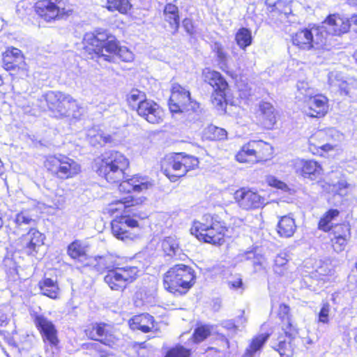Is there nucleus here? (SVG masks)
I'll return each mask as SVG.
<instances>
[{"mask_svg": "<svg viewBox=\"0 0 357 357\" xmlns=\"http://www.w3.org/2000/svg\"><path fill=\"white\" fill-rule=\"evenodd\" d=\"M130 166L129 159L121 152L114 150L105 152L94 160L95 172L100 178L111 184L121 181L118 185L120 197L152 189L154 184L147 176L134 174L122 180L127 176Z\"/></svg>", "mask_w": 357, "mask_h": 357, "instance_id": "1", "label": "nucleus"}, {"mask_svg": "<svg viewBox=\"0 0 357 357\" xmlns=\"http://www.w3.org/2000/svg\"><path fill=\"white\" fill-rule=\"evenodd\" d=\"M130 166L129 159L121 152L114 150L105 152L94 160L95 172L100 178L111 184L121 181L118 185L120 197L152 189L154 184L147 176L134 174L122 180L127 176Z\"/></svg>", "mask_w": 357, "mask_h": 357, "instance_id": "2", "label": "nucleus"}, {"mask_svg": "<svg viewBox=\"0 0 357 357\" xmlns=\"http://www.w3.org/2000/svg\"><path fill=\"white\" fill-rule=\"evenodd\" d=\"M146 200L144 197L128 195L116 197L107 204L103 213L114 217L110 223L114 236L122 241L137 238L133 229L139 227V222L134 218H142V213L137 211L142 208Z\"/></svg>", "mask_w": 357, "mask_h": 357, "instance_id": "3", "label": "nucleus"}, {"mask_svg": "<svg viewBox=\"0 0 357 357\" xmlns=\"http://www.w3.org/2000/svg\"><path fill=\"white\" fill-rule=\"evenodd\" d=\"M225 211H208L195 219L190 232L199 242L220 247L234 236V227L227 222Z\"/></svg>", "mask_w": 357, "mask_h": 357, "instance_id": "4", "label": "nucleus"}, {"mask_svg": "<svg viewBox=\"0 0 357 357\" xmlns=\"http://www.w3.org/2000/svg\"><path fill=\"white\" fill-rule=\"evenodd\" d=\"M84 50L91 59H102L108 63H114L116 55L125 63L134 61L133 52L125 46H121L116 37L107 30L97 29L85 43Z\"/></svg>", "mask_w": 357, "mask_h": 357, "instance_id": "5", "label": "nucleus"}, {"mask_svg": "<svg viewBox=\"0 0 357 357\" xmlns=\"http://www.w3.org/2000/svg\"><path fill=\"white\" fill-rule=\"evenodd\" d=\"M276 316L283 333L278 336L277 343L273 348L280 357H293L296 350L294 340L298 335L299 328L293 318L289 305L280 304Z\"/></svg>", "mask_w": 357, "mask_h": 357, "instance_id": "6", "label": "nucleus"}, {"mask_svg": "<svg viewBox=\"0 0 357 357\" xmlns=\"http://www.w3.org/2000/svg\"><path fill=\"white\" fill-rule=\"evenodd\" d=\"M196 281L195 270L181 263L172 266L162 275L164 289L174 296L187 294L195 286Z\"/></svg>", "mask_w": 357, "mask_h": 357, "instance_id": "7", "label": "nucleus"}, {"mask_svg": "<svg viewBox=\"0 0 357 357\" xmlns=\"http://www.w3.org/2000/svg\"><path fill=\"white\" fill-rule=\"evenodd\" d=\"M45 110L56 119H77L82 107L70 94L61 91H49L43 95Z\"/></svg>", "mask_w": 357, "mask_h": 357, "instance_id": "8", "label": "nucleus"}, {"mask_svg": "<svg viewBox=\"0 0 357 357\" xmlns=\"http://www.w3.org/2000/svg\"><path fill=\"white\" fill-rule=\"evenodd\" d=\"M43 167L52 179L61 182L75 178L82 172V166L77 161L63 153L45 156Z\"/></svg>", "mask_w": 357, "mask_h": 357, "instance_id": "9", "label": "nucleus"}, {"mask_svg": "<svg viewBox=\"0 0 357 357\" xmlns=\"http://www.w3.org/2000/svg\"><path fill=\"white\" fill-rule=\"evenodd\" d=\"M128 107L135 111L139 116L151 124H160L163 122L165 110L153 100L147 98L142 91L132 89L126 96Z\"/></svg>", "mask_w": 357, "mask_h": 357, "instance_id": "10", "label": "nucleus"}, {"mask_svg": "<svg viewBox=\"0 0 357 357\" xmlns=\"http://www.w3.org/2000/svg\"><path fill=\"white\" fill-rule=\"evenodd\" d=\"M199 159L185 152L172 153L161 160L162 172L170 181L176 182L189 172L199 168Z\"/></svg>", "mask_w": 357, "mask_h": 357, "instance_id": "11", "label": "nucleus"}, {"mask_svg": "<svg viewBox=\"0 0 357 357\" xmlns=\"http://www.w3.org/2000/svg\"><path fill=\"white\" fill-rule=\"evenodd\" d=\"M275 156L273 146L263 139H250L242 144L234 158L240 164L255 165L271 160Z\"/></svg>", "mask_w": 357, "mask_h": 357, "instance_id": "12", "label": "nucleus"}, {"mask_svg": "<svg viewBox=\"0 0 357 357\" xmlns=\"http://www.w3.org/2000/svg\"><path fill=\"white\" fill-rule=\"evenodd\" d=\"M32 9L37 19L46 24L66 20L74 12L70 0H36Z\"/></svg>", "mask_w": 357, "mask_h": 357, "instance_id": "13", "label": "nucleus"}, {"mask_svg": "<svg viewBox=\"0 0 357 357\" xmlns=\"http://www.w3.org/2000/svg\"><path fill=\"white\" fill-rule=\"evenodd\" d=\"M201 75L203 82L213 89L211 104L218 109H225L227 105V94L230 89L226 78L220 72L210 67L203 68Z\"/></svg>", "mask_w": 357, "mask_h": 357, "instance_id": "14", "label": "nucleus"}, {"mask_svg": "<svg viewBox=\"0 0 357 357\" xmlns=\"http://www.w3.org/2000/svg\"><path fill=\"white\" fill-rule=\"evenodd\" d=\"M167 104L172 114H183L188 116L197 113L200 106L192 98L190 90L178 82L171 86Z\"/></svg>", "mask_w": 357, "mask_h": 357, "instance_id": "15", "label": "nucleus"}, {"mask_svg": "<svg viewBox=\"0 0 357 357\" xmlns=\"http://www.w3.org/2000/svg\"><path fill=\"white\" fill-rule=\"evenodd\" d=\"M84 333L89 340L99 342L109 349L117 346L120 340L114 324L109 321L91 322L86 326Z\"/></svg>", "mask_w": 357, "mask_h": 357, "instance_id": "16", "label": "nucleus"}, {"mask_svg": "<svg viewBox=\"0 0 357 357\" xmlns=\"http://www.w3.org/2000/svg\"><path fill=\"white\" fill-rule=\"evenodd\" d=\"M2 68L8 73L13 80L24 79L29 76V66L22 50L10 46L1 54Z\"/></svg>", "mask_w": 357, "mask_h": 357, "instance_id": "17", "label": "nucleus"}, {"mask_svg": "<svg viewBox=\"0 0 357 357\" xmlns=\"http://www.w3.org/2000/svg\"><path fill=\"white\" fill-rule=\"evenodd\" d=\"M139 269L137 266H120L114 264L106 271L104 282L112 291L123 292L129 284L138 278Z\"/></svg>", "mask_w": 357, "mask_h": 357, "instance_id": "18", "label": "nucleus"}, {"mask_svg": "<svg viewBox=\"0 0 357 357\" xmlns=\"http://www.w3.org/2000/svg\"><path fill=\"white\" fill-rule=\"evenodd\" d=\"M332 135L325 130H319L308 138L310 152L321 158H326L330 152L337 150L338 146L331 143Z\"/></svg>", "mask_w": 357, "mask_h": 357, "instance_id": "19", "label": "nucleus"}, {"mask_svg": "<svg viewBox=\"0 0 357 357\" xmlns=\"http://www.w3.org/2000/svg\"><path fill=\"white\" fill-rule=\"evenodd\" d=\"M234 199L239 207L245 211L261 208L267 203L266 198L258 190L248 187L237 189L234 193Z\"/></svg>", "mask_w": 357, "mask_h": 357, "instance_id": "20", "label": "nucleus"}, {"mask_svg": "<svg viewBox=\"0 0 357 357\" xmlns=\"http://www.w3.org/2000/svg\"><path fill=\"white\" fill-rule=\"evenodd\" d=\"M31 317L43 343L52 348H57L59 344V338L57 329L53 322L37 312L31 313Z\"/></svg>", "mask_w": 357, "mask_h": 357, "instance_id": "21", "label": "nucleus"}, {"mask_svg": "<svg viewBox=\"0 0 357 357\" xmlns=\"http://www.w3.org/2000/svg\"><path fill=\"white\" fill-rule=\"evenodd\" d=\"M44 235L41 232L35 228H31L17 239V250L27 256L35 257L44 244Z\"/></svg>", "mask_w": 357, "mask_h": 357, "instance_id": "22", "label": "nucleus"}, {"mask_svg": "<svg viewBox=\"0 0 357 357\" xmlns=\"http://www.w3.org/2000/svg\"><path fill=\"white\" fill-rule=\"evenodd\" d=\"M303 107L307 116L321 119L328 112V98L321 93L306 96L303 101Z\"/></svg>", "mask_w": 357, "mask_h": 357, "instance_id": "23", "label": "nucleus"}, {"mask_svg": "<svg viewBox=\"0 0 357 357\" xmlns=\"http://www.w3.org/2000/svg\"><path fill=\"white\" fill-rule=\"evenodd\" d=\"M256 124L263 130H271L275 128L278 115L273 105L266 101L259 103L255 113Z\"/></svg>", "mask_w": 357, "mask_h": 357, "instance_id": "24", "label": "nucleus"}, {"mask_svg": "<svg viewBox=\"0 0 357 357\" xmlns=\"http://www.w3.org/2000/svg\"><path fill=\"white\" fill-rule=\"evenodd\" d=\"M351 22L357 24V15H353L351 17L340 13H335L328 15L323 23L326 24L330 29L333 36H342L349 32Z\"/></svg>", "mask_w": 357, "mask_h": 357, "instance_id": "25", "label": "nucleus"}, {"mask_svg": "<svg viewBox=\"0 0 357 357\" xmlns=\"http://www.w3.org/2000/svg\"><path fill=\"white\" fill-rule=\"evenodd\" d=\"M341 211L337 208L327 209L319 218L317 228L319 231L328 234L348 225V222H335L340 216Z\"/></svg>", "mask_w": 357, "mask_h": 357, "instance_id": "26", "label": "nucleus"}, {"mask_svg": "<svg viewBox=\"0 0 357 357\" xmlns=\"http://www.w3.org/2000/svg\"><path fill=\"white\" fill-rule=\"evenodd\" d=\"M89 246L82 240L75 239L68 244L66 248L68 256L76 262L82 264V267L91 265L93 257L89 255Z\"/></svg>", "mask_w": 357, "mask_h": 357, "instance_id": "27", "label": "nucleus"}, {"mask_svg": "<svg viewBox=\"0 0 357 357\" xmlns=\"http://www.w3.org/2000/svg\"><path fill=\"white\" fill-rule=\"evenodd\" d=\"M296 173L303 178L316 181L322 177L324 168L321 162L314 159H301Z\"/></svg>", "mask_w": 357, "mask_h": 357, "instance_id": "28", "label": "nucleus"}, {"mask_svg": "<svg viewBox=\"0 0 357 357\" xmlns=\"http://www.w3.org/2000/svg\"><path fill=\"white\" fill-rule=\"evenodd\" d=\"M291 41L294 46L300 50L310 51L314 49L316 45L322 44L321 42L314 40V36L311 29L308 28H303L291 35Z\"/></svg>", "mask_w": 357, "mask_h": 357, "instance_id": "29", "label": "nucleus"}, {"mask_svg": "<svg viewBox=\"0 0 357 357\" xmlns=\"http://www.w3.org/2000/svg\"><path fill=\"white\" fill-rule=\"evenodd\" d=\"M330 246L332 250L339 254L345 250L351 238V228L349 224L329 234Z\"/></svg>", "mask_w": 357, "mask_h": 357, "instance_id": "30", "label": "nucleus"}, {"mask_svg": "<svg viewBox=\"0 0 357 357\" xmlns=\"http://www.w3.org/2000/svg\"><path fill=\"white\" fill-rule=\"evenodd\" d=\"M131 330L139 331L144 333L151 332L155 326V321L153 316L148 313L134 315L128 320Z\"/></svg>", "mask_w": 357, "mask_h": 357, "instance_id": "31", "label": "nucleus"}, {"mask_svg": "<svg viewBox=\"0 0 357 357\" xmlns=\"http://www.w3.org/2000/svg\"><path fill=\"white\" fill-rule=\"evenodd\" d=\"M164 20L168 24L165 26L172 35L178 33L180 28L179 10L176 5L172 3L165 4L163 9Z\"/></svg>", "mask_w": 357, "mask_h": 357, "instance_id": "32", "label": "nucleus"}, {"mask_svg": "<svg viewBox=\"0 0 357 357\" xmlns=\"http://www.w3.org/2000/svg\"><path fill=\"white\" fill-rule=\"evenodd\" d=\"M297 229L295 219L291 214L284 215L279 218L276 230L281 238H288L294 236Z\"/></svg>", "mask_w": 357, "mask_h": 357, "instance_id": "33", "label": "nucleus"}, {"mask_svg": "<svg viewBox=\"0 0 357 357\" xmlns=\"http://www.w3.org/2000/svg\"><path fill=\"white\" fill-rule=\"evenodd\" d=\"M270 336L271 334L268 333L253 336L245 349L243 357H255L257 354H259Z\"/></svg>", "mask_w": 357, "mask_h": 357, "instance_id": "34", "label": "nucleus"}, {"mask_svg": "<svg viewBox=\"0 0 357 357\" xmlns=\"http://www.w3.org/2000/svg\"><path fill=\"white\" fill-rule=\"evenodd\" d=\"M38 286L43 296L54 300L59 298V287L56 281L43 278L38 282Z\"/></svg>", "mask_w": 357, "mask_h": 357, "instance_id": "35", "label": "nucleus"}, {"mask_svg": "<svg viewBox=\"0 0 357 357\" xmlns=\"http://www.w3.org/2000/svg\"><path fill=\"white\" fill-rule=\"evenodd\" d=\"M8 324L9 319L8 317V314L3 308L0 307V336L9 345L17 347V342L12 336L11 333L6 330V327Z\"/></svg>", "mask_w": 357, "mask_h": 357, "instance_id": "36", "label": "nucleus"}, {"mask_svg": "<svg viewBox=\"0 0 357 357\" xmlns=\"http://www.w3.org/2000/svg\"><path fill=\"white\" fill-rule=\"evenodd\" d=\"M203 138L208 141H222L227 138V132L213 125L208 126L203 131Z\"/></svg>", "mask_w": 357, "mask_h": 357, "instance_id": "37", "label": "nucleus"}, {"mask_svg": "<svg viewBox=\"0 0 357 357\" xmlns=\"http://www.w3.org/2000/svg\"><path fill=\"white\" fill-rule=\"evenodd\" d=\"M105 8L110 12L117 11L127 15L132 8V4L129 0H107Z\"/></svg>", "mask_w": 357, "mask_h": 357, "instance_id": "38", "label": "nucleus"}, {"mask_svg": "<svg viewBox=\"0 0 357 357\" xmlns=\"http://www.w3.org/2000/svg\"><path fill=\"white\" fill-rule=\"evenodd\" d=\"M218 340L220 343L218 347L208 346L205 349L206 357H224L225 356L226 351L230 348V342H228L222 336Z\"/></svg>", "mask_w": 357, "mask_h": 357, "instance_id": "39", "label": "nucleus"}, {"mask_svg": "<svg viewBox=\"0 0 357 357\" xmlns=\"http://www.w3.org/2000/svg\"><path fill=\"white\" fill-rule=\"evenodd\" d=\"M212 326L208 324H202L197 326L191 335V341L193 344H198L206 340L211 336Z\"/></svg>", "mask_w": 357, "mask_h": 357, "instance_id": "40", "label": "nucleus"}, {"mask_svg": "<svg viewBox=\"0 0 357 357\" xmlns=\"http://www.w3.org/2000/svg\"><path fill=\"white\" fill-rule=\"evenodd\" d=\"M235 41L239 48L245 50L252 43L251 31L245 27H241L235 34Z\"/></svg>", "mask_w": 357, "mask_h": 357, "instance_id": "41", "label": "nucleus"}, {"mask_svg": "<svg viewBox=\"0 0 357 357\" xmlns=\"http://www.w3.org/2000/svg\"><path fill=\"white\" fill-rule=\"evenodd\" d=\"M192 350L181 344H176L165 349L162 357H191Z\"/></svg>", "mask_w": 357, "mask_h": 357, "instance_id": "42", "label": "nucleus"}, {"mask_svg": "<svg viewBox=\"0 0 357 357\" xmlns=\"http://www.w3.org/2000/svg\"><path fill=\"white\" fill-rule=\"evenodd\" d=\"M212 52L215 54L220 69L225 72L224 67L227 66L229 55L221 43L216 41L213 43Z\"/></svg>", "mask_w": 357, "mask_h": 357, "instance_id": "43", "label": "nucleus"}, {"mask_svg": "<svg viewBox=\"0 0 357 357\" xmlns=\"http://www.w3.org/2000/svg\"><path fill=\"white\" fill-rule=\"evenodd\" d=\"M338 91L341 95L357 99V82L356 80L340 82Z\"/></svg>", "mask_w": 357, "mask_h": 357, "instance_id": "44", "label": "nucleus"}, {"mask_svg": "<svg viewBox=\"0 0 357 357\" xmlns=\"http://www.w3.org/2000/svg\"><path fill=\"white\" fill-rule=\"evenodd\" d=\"M89 141L90 144L93 146H103L107 144L112 143L113 139L110 135H106L102 131H97L93 135L89 136Z\"/></svg>", "mask_w": 357, "mask_h": 357, "instance_id": "45", "label": "nucleus"}, {"mask_svg": "<svg viewBox=\"0 0 357 357\" xmlns=\"http://www.w3.org/2000/svg\"><path fill=\"white\" fill-rule=\"evenodd\" d=\"M179 246L178 242L172 237H165L161 241V249L164 254L167 256H174Z\"/></svg>", "mask_w": 357, "mask_h": 357, "instance_id": "46", "label": "nucleus"}, {"mask_svg": "<svg viewBox=\"0 0 357 357\" xmlns=\"http://www.w3.org/2000/svg\"><path fill=\"white\" fill-rule=\"evenodd\" d=\"M113 256L111 255H105L102 256H96L92 259H93L96 263L94 265V267L97 271H100L102 269H105L106 271L111 268L114 264H112Z\"/></svg>", "mask_w": 357, "mask_h": 357, "instance_id": "47", "label": "nucleus"}, {"mask_svg": "<svg viewBox=\"0 0 357 357\" xmlns=\"http://www.w3.org/2000/svg\"><path fill=\"white\" fill-rule=\"evenodd\" d=\"M331 305L328 301L321 304L320 310L317 314V322L323 324H328L330 322Z\"/></svg>", "mask_w": 357, "mask_h": 357, "instance_id": "48", "label": "nucleus"}, {"mask_svg": "<svg viewBox=\"0 0 357 357\" xmlns=\"http://www.w3.org/2000/svg\"><path fill=\"white\" fill-rule=\"evenodd\" d=\"M269 24H275L280 21L283 15L282 12L275 5L269 6L266 12Z\"/></svg>", "mask_w": 357, "mask_h": 357, "instance_id": "49", "label": "nucleus"}, {"mask_svg": "<svg viewBox=\"0 0 357 357\" xmlns=\"http://www.w3.org/2000/svg\"><path fill=\"white\" fill-rule=\"evenodd\" d=\"M182 24L184 30L188 34L194 36L196 33V26L192 19L185 17L182 21Z\"/></svg>", "mask_w": 357, "mask_h": 357, "instance_id": "50", "label": "nucleus"}, {"mask_svg": "<svg viewBox=\"0 0 357 357\" xmlns=\"http://www.w3.org/2000/svg\"><path fill=\"white\" fill-rule=\"evenodd\" d=\"M87 349H93L100 357H108L110 353L103 349L98 343H89L86 344Z\"/></svg>", "mask_w": 357, "mask_h": 357, "instance_id": "51", "label": "nucleus"}, {"mask_svg": "<svg viewBox=\"0 0 357 357\" xmlns=\"http://www.w3.org/2000/svg\"><path fill=\"white\" fill-rule=\"evenodd\" d=\"M349 186L350 185L344 180L339 181L334 185L336 193L340 195H346Z\"/></svg>", "mask_w": 357, "mask_h": 357, "instance_id": "52", "label": "nucleus"}, {"mask_svg": "<svg viewBox=\"0 0 357 357\" xmlns=\"http://www.w3.org/2000/svg\"><path fill=\"white\" fill-rule=\"evenodd\" d=\"M33 219L29 216L25 215L23 212H20L17 214L15 217V222L20 225H29L33 222Z\"/></svg>", "mask_w": 357, "mask_h": 357, "instance_id": "53", "label": "nucleus"}, {"mask_svg": "<svg viewBox=\"0 0 357 357\" xmlns=\"http://www.w3.org/2000/svg\"><path fill=\"white\" fill-rule=\"evenodd\" d=\"M317 272L319 273L318 279L319 280H322L323 282L328 281L329 276L331 275V270L330 269H323L322 267H319Z\"/></svg>", "mask_w": 357, "mask_h": 357, "instance_id": "54", "label": "nucleus"}, {"mask_svg": "<svg viewBox=\"0 0 357 357\" xmlns=\"http://www.w3.org/2000/svg\"><path fill=\"white\" fill-rule=\"evenodd\" d=\"M220 336L223 337L228 342H230L229 340L226 337V335L222 333H215L214 336L211 339L210 346H215V347H218L220 343L218 340L220 339Z\"/></svg>", "mask_w": 357, "mask_h": 357, "instance_id": "55", "label": "nucleus"}, {"mask_svg": "<svg viewBox=\"0 0 357 357\" xmlns=\"http://www.w3.org/2000/svg\"><path fill=\"white\" fill-rule=\"evenodd\" d=\"M268 184H269V185H271L272 187H275L278 189H283L284 187H286V185L284 182H282L277 178H271L268 181Z\"/></svg>", "mask_w": 357, "mask_h": 357, "instance_id": "56", "label": "nucleus"}, {"mask_svg": "<svg viewBox=\"0 0 357 357\" xmlns=\"http://www.w3.org/2000/svg\"><path fill=\"white\" fill-rule=\"evenodd\" d=\"M229 287L232 289H238L242 287L243 282L241 278H238L234 281L229 282Z\"/></svg>", "mask_w": 357, "mask_h": 357, "instance_id": "57", "label": "nucleus"}, {"mask_svg": "<svg viewBox=\"0 0 357 357\" xmlns=\"http://www.w3.org/2000/svg\"><path fill=\"white\" fill-rule=\"evenodd\" d=\"M354 342L356 347L357 348V329L354 337Z\"/></svg>", "mask_w": 357, "mask_h": 357, "instance_id": "58", "label": "nucleus"}, {"mask_svg": "<svg viewBox=\"0 0 357 357\" xmlns=\"http://www.w3.org/2000/svg\"><path fill=\"white\" fill-rule=\"evenodd\" d=\"M354 58L355 59L356 63H357V50L354 54Z\"/></svg>", "mask_w": 357, "mask_h": 357, "instance_id": "59", "label": "nucleus"}, {"mask_svg": "<svg viewBox=\"0 0 357 357\" xmlns=\"http://www.w3.org/2000/svg\"><path fill=\"white\" fill-rule=\"evenodd\" d=\"M2 349L6 357H10L8 353L5 350V349L3 348Z\"/></svg>", "mask_w": 357, "mask_h": 357, "instance_id": "60", "label": "nucleus"}]
</instances>
